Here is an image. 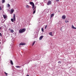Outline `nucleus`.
<instances>
[{"label": "nucleus", "instance_id": "c756f323", "mask_svg": "<svg viewBox=\"0 0 76 76\" xmlns=\"http://www.w3.org/2000/svg\"><path fill=\"white\" fill-rule=\"evenodd\" d=\"M56 0V1L58 2L59 1H60L59 0Z\"/></svg>", "mask_w": 76, "mask_h": 76}, {"label": "nucleus", "instance_id": "a211bd4d", "mask_svg": "<svg viewBox=\"0 0 76 76\" xmlns=\"http://www.w3.org/2000/svg\"><path fill=\"white\" fill-rule=\"evenodd\" d=\"M35 41H34L33 43V44L32 45V46H33V45H34V44H35Z\"/></svg>", "mask_w": 76, "mask_h": 76}, {"label": "nucleus", "instance_id": "aec40b11", "mask_svg": "<svg viewBox=\"0 0 76 76\" xmlns=\"http://www.w3.org/2000/svg\"><path fill=\"white\" fill-rule=\"evenodd\" d=\"M36 7H34L33 10H36Z\"/></svg>", "mask_w": 76, "mask_h": 76}, {"label": "nucleus", "instance_id": "f3484780", "mask_svg": "<svg viewBox=\"0 0 76 76\" xmlns=\"http://www.w3.org/2000/svg\"><path fill=\"white\" fill-rule=\"evenodd\" d=\"M49 35H51V36H53V34H52V32L50 33Z\"/></svg>", "mask_w": 76, "mask_h": 76}, {"label": "nucleus", "instance_id": "a878e982", "mask_svg": "<svg viewBox=\"0 0 76 76\" xmlns=\"http://www.w3.org/2000/svg\"><path fill=\"white\" fill-rule=\"evenodd\" d=\"M5 74H6V76H7V75L8 74L6 73V72H5Z\"/></svg>", "mask_w": 76, "mask_h": 76}, {"label": "nucleus", "instance_id": "f257e3e1", "mask_svg": "<svg viewBox=\"0 0 76 76\" xmlns=\"http://www.w3.org/2000/svg\"><path fill=\"white\" fill-rule=\"evenodd\" d=\"M25 31H26V28H25L22 29H20L19 30V33L22 34V33H23V32H25Z\"/></svg>", "mask_w": 76, "mask_h": 76}, {"label": "nucleus", "instance_id": "b1692460", "mask_svg": "<svg viewBox=\"0 0 76 76\" xmlns=\"http://www.w3.org/2000/svg\"><path fill=\"white\" fill-rule=\"evenodd\" d=\"M61 61H59V62H58V63L59 64H61Z\"/></svg>", "mask_w": 76, "mask_h": 76}, {"label": "nucleus", "instance_id": "dca6fc26", "mask_svg": "<svg viewBox=\"0 0 76 76\" xmlns=\"http://www.w3.org/2000/svg\"><path fill=\"white\" fill-rule=\"evenodd\" d=\"M15 67H17V68H20V66H16Z\"/></svg>", "mask_w": 76, "mask_h": 76}, {"label": "nucleus", "instance_id": "0eeeda50", "mask_svg": "<svg viewBox=\"0 0 76 76\" xmlns=\"http://www.w3.org/2000/svg\"><path fill=\"white\" fill-rule=\"evenodd\" d=\"M3 18L4 19H6V18H7V15H3Z\"/></svg>", "mask_w": 76, "mask_h": 76}, {"label": "nucleus", "instance_id": "2f4dec72", "mask_svg": "<svg viewBox=\"0 0 76 76\" xmlns=\"http://www.w3.org/2000/svg\"><path fill=\"white\" fill-rule=\"evenodd\" d=\"M74 29H76V28H75V27H74Z\"/></svg>", "mask_w": 76, "mask_h": 76}, {"label": "nucleus", "instance_id": "412c9836", "mask_svg": "<svg viewBox=\"0 0 76 76\" xmlns=\"http://www.w3.org/2000/svg\"><path fill=\"white\" fill-rule=\"evenodd\" d=\"M65 23H67V22H69L68 20H65Z\"/></svg>", "mask_w": 76, "mask_h": 76}, {"label": "nucleus", "instance_id": "2eb2a0df", "mask_svg": "<svg viewBox=\"0 0 76 76\" xmlns=\"http://www.w3.org/2000/svg\"><path fill=\"white\" fill-rule=\"evenodd\" d=\"M13 20V18H12L11 19V21L12 22H14V20Z\"/></svg>", "mask_w": 76, "mask_h": 76}, {"label": "nucleus", "instance_id": "7ed1b4c3", "mask_svg": "<svg viewBox=\"0 0 76 76\" xmlns=\"http://www.w3.org/2000/svg\"><path fill=\"white\" fill-rule=\"evenodd\" d=\"M26 45V44L25 43L21 42L19 46L20 47V45Z\"/></svg>", "mask_w": 76, "mask_h": 76}, {"label": "nucleus", "instance_id": "4468645a", "mask_svg": "<svg viewBox=\"0 0 76 76\" xmlns=\"http://www.w3.org/2000/svg\"><path fill=\"white\" fill-rule=\"evenodd\" d=\"M26 8H29L30 6L28 5H27L26 6Z\"/></svg>", "mask_w": 76, "mask_h": 76}, {"label": "nucleus", "instance_id": "f8f14e48", "mask_svg": "<svg viewBox=\"0 0 76 76\" xmlns=\"http://www.w3.org/2000/svg\"><path fill=\"white\" fill-rule=\"evenodd\" d=\"M10 32H11V33H13V32H14V31L12 29L10 30Z\"/></svg>", "mask_w": 76, "mask_h": 76}, {"label": "nucleus", "instance_id": "20e7f679", "mask_svg": "<svg viewBox=\"0 0 76 76\" xmlns=\"http://www.w3.org/2000/svg\"><path fill=\"white\" fill-rule=\"evenodd\" d=\"M13 18L14 21H15L16 20V18H15V14H13Z\"/></svg>", "mask_w": 76, "mask_h": 76}, {"label": "nucleus", "instance_id": "e433bc0d", "mask_svg": "<svg viewBox=\"0 0 76 76\" xmlns=\"http://www.w3.org/2000/svg\"><path fill=\"white\" fill-rule=\"evenodd\" d=\"M59 12H60V11H59Z\"/></svg>", "mask_w": 76, "mask_h": 76}, {"label": "nucleus", "instance_id": "ddd939ff", "mask_svg": "<svg viewBox=\"0 0 76 76\" xmlns=\"http://www.w3.org/2000/svg\"><path fill=\"white\" fill-rule=\"evenodd\" d=\"M36 12V10H34V11L33 12V14H35V13Z\"/></svg>", "mask_w": 76, "mask_h": 76}, {"label": "nucleus", "instance_id": "393cba45", "mask_svg": "<svg viewBox=\"0 0 76 76\" xmlns=\"http://www.w3.org/2000/svg\"><path fill=\"white\" fill-rule=\"evenodd\" d=\"M7 5H8V7H10V4H7Z\"/></svg>", "mask_w": 76, "mask_h": 76}, {"label": "nucleus", "instance_id": "cd10ccee", "mask_svg": "<svg viewBox=\"0 0 76 76\" xmlns=\"http://www.w3.org/2000/svg\"><path fill=\"white\" fill-rule=\"evenodd\" d=\"M47 26H45V29H46L47 28Z\"/></svg>", "mask_w": 76, "mask_h": 76}, {"label": "nucleus", "instance_id": "c9c22d12", "mask_svg": "<svg viewBox=\"0 0 76 76\" xmlns=\"http://www.w3.org/2000/svg\"><path fill=\"white\" fill-rule=\"evenodd\" d=\"M59 12H60V11H59Z\"/></svg>", "mask_w": 76, "mask_h": 76}, {"label": "nucleus", "instance_id": "9d476101", "mask_svg": "<svg viewBox=\"0 0 76 76\" xmlns=\"http://www.w3.org/2000/svg\"><path fill=\"white\" fill-rule=\"evenodd\" d=\"M43 36H41L40 37H39V39L40 40H41L42 39V38H43Z\"/></svg>", "mask_w": 76, "mask_h": 76}, {"label": "nucleus", "instance_id": "c85d7f7f", "mask_svg": "<svg viewBox=\"0 0 76 76\" xmlns=\"http://www.w3.org/2000/svg\"><path fill=\"white\" fill-rule=\"evenodd\" d=\"M1 10V7L0 6V10Z\"/></svg>", "mask_w": 76, "mask_h": 76}, {"label": "nucleus", "instance_id": "4be33fe9", "mask_svg": "<svg viewBox=\"0 0 76 76\" xmlns=\"http://www.w3.org/2000/svg\"><path fill=\"white\" fill-rule=\"evenodd\" d=\"M42 32H44V29L42 28Z\"/></svg>", "mask_w": 76, "mask_h": 76}, {"label": "nucleus", "instance_id": "72a5a7b5", "mask_svg": "<svg viewBox=\"0 0 76 76\" xmlns=\"http://www.w3.org/2000/svg\"><path fill=\"white\" fill-rule=\"evenodd\" d=\"M0 44H1V42H0Z\"/></svg>", "mask_w": 76, "mask_h": 76}, {"label": "nucleus", "instance_id": "f03ea898", "mask_svg": "<svg viewBox=\"0 0 76 76\" xmlns=\"http://www.w3.org/2000/svg\"><path fill=\"white\" fill-rule=\"evenodd\" d=\"M30 4L31 5H32V9H34V7H35V4H34V3L32 2H30Z\"/></svg>", "mask_w": 76, "mask_h": 76}, {"label": "nucleus", "instance_id": "bb28decb", "mask_svg": "<svg viewBox=\"0 0 76 76\" xmlns=\"http://www.w3.org/2000/svg\"><path fill=\"white\" fill-rule=\"evenodd\" d=\"M0 36L1 37L2 36V34H1V33H0Z\"/></svg>", "mask_w": 76, "mask_h": 76}, {"label": "nucleus", "instance_id": "7c9ffc66", "mask_svg": "<svg viewBox=\"0 0 76 76\" xmlns=\"http://www.w3.org/2000/svg\"><path fill=\"white\" fill-rule=\"evenodd\" d=\"M26 76H29V75H26Z\"/></svg>", "mask_w": 76, "mask_h": 76}, {"label": "nucleus", "instance_id": "423d86ee", "mask_svg": "<svg viewBox=\"0 0 76 76\" xmlns=\"http://www.w3.org/2000/svg\"><path fill=\"white\" fill-rule=\"evenodd\" d=\"M51 1H49L48 3V5H49V4H51Z\"/></svg>", "mask_w": 76, "mask_h": 76}, {"label": "nucleus", "instance_id": "f704fd0d", "mask_svg": "<svg viewBox=\"0 0 76 76\" xmlns=\"http://www.w3.org/2000/svg\"><path fill=\"white\" fill-rule=\"evenodd\" d=\"M1 29V28H0V29Z\"/></svg>", "mask_w": 76, "mask_h": 76}, {"label": "nucleus", "instance_id": "39448f33", "mask_svg": "<svg viewBox=\"0 0 76 76\" xmlns=\"http://www.w3.org/2000/svg\"><path fill=\"white\" fill-rule=\"evenodd\" d=\"M66 17L65 15H63L62 17V18L63 19H66Z\"/></svg>", "mask_w": 76, "mask_h": 76}, {"label": "nucleus", "instance_id": "5701e85b", "mask_svg": "<svg viewBox=\"0 0 76 76\" xmlns=\"http://www.w3.org/2000/svg\"><path fill=\"white\" fill-rule=\"evenodd\" d=\"M72 29H74V28H75V27H74V26H73V25H72Z\"/></svg>", "mask_w": 76, "mask_h": 76}, {"label": "nucleus", "instance_id": "1a4fd4ad", "mask_svg": "<svg viewBox=\"0 0 76 76\" xmlns=\"http://www.w3.org/2000/svg\"><path fill=\"white\" fill-rule=\"evenodd\" d=\"M54 14H51V15H50V18H52V17H53V16H54Z\"/></svg>", "mask_w": 76, "mask_h": 76}, {"label": "nucleus", "instance_id": "473e14b6", "mask_svg": "<svg viewBox=\"0 0 76 76\" xmlns=\"http://www.w3.org/2000/svg\"><path fill=\"white\" fill-rule=\"evenodd\" d=\"M9 30H10V28H9Z\"/></svg>", "mask_w": 76, "mask_h": 76}, {"label": "nucleus", "instance_id": "9b49d317", "mask_svg": "<svg viewBox=\"0 0 76 76\" xmlns=\"http://www.w3.org/2000/svg\"><path fill=\"white\" fill-rule=\"evenodd\" d=\"M10 63L12 65H13V61H12L11 60H10Z\"/></svg>", "mask_w": 76, "mask_h": 76}, {"label": "nucleus", "instance_id": "6ab92c4d", "mask_svg": "<svg viewBox=\"0 0 76 76\" xmlns=\"http://www.w3.org/2000/svg\"><path fill=\"white\" fill-rule=\"evenodd\" d=\"M2 3H4L5 2V0H2Z\"/></svg>", "mask_w": 76, "mask_h": 76}, {"label": "nucleus", "instance_id": "6e6552de", "mask_svg": "<svg viewBox=\"0 0 76 76\" xmlns=\"http://www.w3.org/2000/svg\"><path fill=\"white\" fill-rule=\"evenodd\" d=\"M14 11H15V10L13 9H12L10 10V12L11 13H13Z\"/></svg>", "mask_w": 76, "mask_h": 76}]
</instances>
